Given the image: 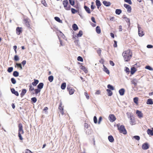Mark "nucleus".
<instances>
[{
    "label": "nucleus",
    "instance_id": "nucleus-50",
    "mask_svg": "<svg viewBox=\"0 0 153 153\" xmlns=\"http://www.w3.org/2000/svg\"><path fill=\"white\" fill-rule=\"evenodd\" d=\"M71 11L72 13L74 14L77 12V11L74 9L72 8L71 9Z\"/></svg>",
    "mask_w": 153,
    "mask_h": 153
},
{
    "label": "nucleus",
    "instance_id": "nucleus-1",
    "mask_svg": "<svg viewBox=\"0 0 153 153\" xmlns=\"http://www.w3.org/2000/svg\"><path fill=\"white\" fill-rule=\"evenodd\" d=\"M132 53L130 50L128 49L123 52L122 55L125 62H129L132 57Z\"/></svg>",
    "mask_w": 153,
    "mask_h": 153
},
{
    "label": "nucleus",
    "instance_id": "nucleus-36",
    "mask_svg": "<svg viewBox=\"0 0 153 153\" xmlns=\"http://www.w3.org/2000/svg\"><path fill=\"white\" fill-rule=\"evenodd\" d=\"M53 79V76L51 75L49 76L48 77V80L50 82H51Z\"/></svg>",
    "mask_w": 153,
    "mask_h": 153
},
{
    "label": "nucleus",
    "instance_id": "nucleus-21",
    "mask_svg": "<svg viewBox=\"0 0 153 153\" xmlns=\"http://www.w3.org/2000/svg\"><path fill=\"white\" fill-rule=\"evenodd\" d=\"M11 90L12 93L14 94L16 96H18L19 95V93L18 92L16 91L14 89L12 88L11 89Z\"/></svg>",
    "mask_w": 153,
    "mask_h": 153
},
{
    "label": "nucleus",
    "instance_id": "nucleus-55",
    "mask_svg": "<svg viewBox=\"0 0 153 153\" xmlns=\"http://www.w3.org/2000/svg\"><path fill=\"white\" fill-rule=\"evenodd\" d=\"M125 1L128 3L130 4H132V2L131 0H125Z\"/></svg>",
    "mask_w": 153,
    "mask_h": 153
},
{
    "label": "nucleus",
    "instance_id": "nucleus-57",
    "mask_svg": "<svg viewBox=\"0 0 153 153\" xmlns=\"http://www.w3.org/2000/svg\"><path fill=\"white\" fill-rule=\"evenodd\" d=\"M125 71L127 73L129 72V69L127 67H125Z\"/></svg>",
    "mask_w": 153,
    "mask_h": 153
},
{
    "label": "nucleus",
    "instance_id": "nucleus-10",
    "mask_svg": "<svg viewBox=\"0 0 153 153\" xmlns=\"http://www.w3.org/2000/svg\"><path fill=\"white\" fill-rule=\"evenodd\" d=\"M131 84H134L135 86H136L137 85L138 80L136 79L133 78L131 79Z\"/></svg>",
    "mask_w": 153,
    "mask_h": 153
},
{
    "label": "nucleus",
    "instance_id": "nucleus-26",
    "mask_svg": "<svg viewBox=\"0 0 153 153\" xmlns=\"http://www.w3.org/2000/svg\"><path fill=\"white\" fill-rule=\"evenodd\" d=\"M43 85L44 84L43 83H40L37 86L38 88L40 90L43 88Z\"/></svg>",
    "mask_w": 153,
    "mask_h": 153
},
{
    "label": "nucleus",
    "instance_id": "nucleus-33",
    "mask_svg": "<svg viewBox=\"0 0 153 153\" xmlns=\"http://www.w3.org/2000/svg\"><path fill=\"white\" fill-rule=\"evenodd\" d=\"M72 28L74 30H76L78 29V27L76 24H74L72 26Z\"/></svg>",
    "mask_w": 153,
    "mask_h": 153
},
{
    "label": "nucleus",
    "instance_id": "nucleus-63",
    "mask_svg": "<svg viewBox=\"0 0 153 153\" xmlns=\"http://www.w3.org/2000/svg\"><path fill=\"white\" fill-rule=\"evenodd\" d=\"M91 20L92 21L95 23H96V21L95 20V19L94 17H92L91 18Z\"/></svg>",
    "mask_w": 153,
    "mask_h": 153
},
{
    "label": "nucleus",
    "instance_id": "nucleus-19",
    "mask_svg": "<svg viewBox=\"0 0 153 153\" xmlns=\"http://www.w3.org/2000/svg\"><path fill=\"white\" fill-rule=\"evenodd\" d=\"M16 33L18 35L20 34V33L22 32V28L17 27L16 29Z\"/></svg>",
    "mask_w": 153,
    "mask_h": 153
},
{
    "label": "nucleus",
    "instance_id": "nucleus-60",
    "mask_svg": "<svg viewBox=\"0 0 153 153\" xmlns=\"http://www.w3.org/2000/svg\"><path fill=\"white\" fill-rule=\"evenodd\" d=\"M94 4V2H91V8L92 10H93L95 6H94L93 5Z\"/></svg>",
    "mask_w": 153,
    "mask_h": 153
},
{
    "label": "nucleus",
    "instance_id": "nucleus-29",
    "mask_svg": "<svg viewBox=\"0 0 153 153\" xmlns=\"http://www.w3.org/2000/svg\"><path fill=\"white\" fill-rule=\"evenodd\" d=\"M80 68L82 70L84 71L85 73H86L88 72V71L86 68L84 66L82 65L81 66Z\"/></svg>",
    "mask_w": 153,
    "mask_h": 153
},
{
    "label": "nucleus",
    "instance_id": "nucleus-37",
    "mask_svg": "<svg viewBox=\"0 0 153 153\" xmlns=\"http://www.w3.org/2000/svg\"><path fill=\"white\" fill-rule=\"evenodd\" d=\"M66 86V84L65 83H63L61 85V88L62 89L64 90L65 89V88Z\"/></svg>",
    "mask_w": 153,
    "mask_h": 153
},
{
    "label": "nucleus",
    "instance_id": "nucleus-15",
    "mask_svg": "<svg viewBox=\"0 0 153 153\" xmlns=\"http://www.w3.org/2000/svg\"><path fill=\"white\" fill-rule=\"evenodd\" d=\"M125 91V90L124 88H121L119 91V93L121 96H123L124 94Z\"/></svg>",
    "mask_w": 153,
    "mask_h": 153
},
{
    "label": "nucleus",
    "instance_id": "nucleus-4",
    "mask_svg": "<svg viewBox=\"0 0 153 153\" xmlns=\"http://www.w3.org/2000/svg\"><path fill=\"white\" fill-rule=\"evenodd\" d=\"M85 131L87 134H91V128L90 126L87 123H85L84 125Z\"/></svg>",
    "mask_w": 153,
    "mask_h": 153
},
{
    "label": "nucleus",
    "instance_id": "nucleus-35",
    "mask_svg": "<svg viewBox=\"0 0 153 153\" xmlns=\"http://www.w3.org/2000/svg\"><path fill=\"white\" fill-rule=\"evenodd\" d=\"M13 75L14 76L17 77L19 75V73L17 71H14L13 73Z\"/></svg>",
    "mask_w": 153,
    "mask_h": 153
},
{
    "label": "nucleus",
    "instance_id": "nucleus-48",
    "mask_svg": "<svg viewBox=\"0 0 153 153\" xmlns=\"http://www.w3.org/2000/svg\"><path fill=\"white\" fill-rule=\"evenodd\" d=\"M134 102L136 104H138V98L137 97H135L134 99Z\"/></svg>",
    "mask_w": 153,
    "mask_h": 153
},
{
    "label": "nucleus",
    "instance_id": "nucleus-23",
    "mask_svg": "<svg viewBox=\"0 0 153 153\" xmlns=\"http://www.w3.org/2000/svg\"><path fill=\"white\" fill-rule=\"evenodd\" d=\"M108 139L109 141L110 142H114V139L113 137L111 135H110L108 136Z\"/></svg>",
    "mask_w": 153,
    "mask_h": 153
},
{
    "label": "nucleus",
    "instance_id": "nucleus-2",
    "mask_svg": "<svg viewBox=\"0 0 153 153\" xmlns=\"http://www.w3.org/2000/svg\"><path fill=\"white\" fill-rule=\"evenodd\" d=\"M18 136L19 139L22 140L23 139L22 137L21 134H23L24 133V131L23 129V126L22 124L19 123L18 125Z\"/></svg>",
    "mask_w": 153,
    "mask_h": 153
},
{
    "label": "nucleus",
    "instance_id": "nucleus-42",
    "mask_svg": "<svg viewBox=\"0 0 153 153\" xmlns=\"http://www.w3.org/2000/svg\"><path fill=\"white\" fill-rule=\"evenodd\" d=\"M146 69H147L150 71H153V68L149 66H146L145 67Z\"/></svg>",
    "mask_w": 153,
    "mask_h": 153
},
{
    "label": "nucleus",
    "instance_id": "nucleus-54",
    "mask_svg": "<svg viewBox=\"0 0 153 153\" xmlns=\"http://www.w3.org/2000/svg\"><path fill=\"white\" fill-rule=\"evenodd\" d=\"M14 59L15 60L17 61L19 60V58L18 56H17V55H15L14 56Z\"/></svg>",
    "mask_w": 153,
    "mask_h": 153
},
{
    "label": "nucleus",
    "instance_id": "nucleus-64",
    "mask_svg": "<svg viewBox=\"0 0 153 153\" xmlns=\"http://www.w3.org/2000/svg\"><path fill=\"white\" fill-rule=\"evenodd\" d=\"M25 153H32L28 149H26V151L25 152Z\"/></svg>",
    "mask_w": 153,
    "mask_h": 153
},
{
    "label": "nucleus",
    "instance_id": "nucleus-31",
    "mask_svg": "<svg viewBox=\"0 0 153 153\" xmlns=\"http://www.w3.org/2000/svg\"><path fill=\"white\" fill-rule=\"evenodd\" d=\"M40 91V90L38 88L34 90L35 92H33L32 93L33 94H37L38 93H39Z\"/></svg>",
    "mask_w": 153,
    "mask_h": 153
},
{
    "label": "nucleus",
    "instance_id": "nucleus-53",
    "mask_svg": "<svg viewBox=\"0 0 153 153\" xmlns=\"http://www.w3.org/2000/svg\"><path fill=\"white\" fill-rule=\"evenodd\" d=\"M94 121L95 123H97V119L96 117L95 116L94 117Z\"/></svg>",
    "mask_w": 153,
    "mask_h": 153
},
{
    "label": "nucleus",
    "instance_id": "nucleus-22",
    "mask_svg": "<svg viewBox=\"0 0 153 153\" xmlns=\"http://www.w3.org/2000/svg\"><path fill=\"white\" fill-rule=\"evenodd\" d=\"M96 4L98 8H99L100 7L101 5V4L99 0H96Z\"/></svg>",
    "mask_w": 153,
    "mask_h": 153
},
{
    "label": "nucleus",
    "instance_id": "nucleus-20",
    "mask_svg": "<svg viewBox=\"0 0 153 153\" xmlns=\"http://www.w3.org/2000/svg\"><path fill=\"white\" fill-rule=\"evenodd\" d=\"M147 134L149 135L152 136L153 135V132L152 130H151L150 129H148L147 130Z\"/></svg>",
    "mask_w": 153,
    "mask_h": 153
},
{
    "label": "nucleus",
    "instance_id": "nucleus-17",
    "mask_svg": "<svg viewBox=\"0 0 153 153\" xmlns=\"http://www.w3.org/2000/svg\"><path fill=\"white\" fill-rule=\"evenodd\" d=\"M59 109L60 111V112L63 115L64 114L63 112V106H59Z\"/></svg>",
    "mask_w": 153,
    "mask_h": 153
},
{
    "label": "nucleus",
    "instance_id": "nucleus-14",
    "mask_svg": "<svg viewBox=\"0 0 153 153\" xmlns=\"http://www.w3.org/2000/svg\"><path fill=\"white\" fill-rule=\"evenodd\" d=\"M130 123L131 125H133L135 124V120L133 117L130 118Z\"/></svg>",
    "mask_w": 153,
    "mask_h": 153
},
{
    "label": "nucleus",
    "instance_id": "nucleus-6",
    "mask_svg": "<svg viewBox=\"0 0 153 153\" xmlns=\"http://www.w3.org/2000/svg\"><path fill=\"white\" fill-rule=\"evenodd\" d=\"M137 27L138 28V32L139 35L140 36H142L144 35V33L142 30L141 27H140L139 25H138Z\"/></svg>",
    "mask_w": 153,
    "mask_h": 153
},
{
    "label": "nucleus",
    "instance_id": "nucleus-12",
    "mask_svg": "<svg viewBox=\"0 0 153 153\" xmlns=\"http://www.w3.org/2000/svg\"><path fill=\"white\" fill-rule=\"evenodd\" d=\"M67 88L69 91L70 94L71 95L74 94V89H72L70 87H68V86L67 87Z\"/></svg>",
    "mask_w": 153,
    "mask_h": 153
},
{
    "label": "nucleus",
    "instance_id": "nucleus-45",
    "mask_svg": "<svg viewBox=\"0 0 153 153\" xmlns=\"http://www.w3.org/2000/svg\"><path fill=\"white\" fill-rule=\"evenodd\" d=\"M11 81L13 84H14L16 83V81L14 78H12L11 79Z\"/></svg>",
    "mask_w": 153,
    "mask_h": 153
},
{
    "label": "nucleus",
    "instance_id": "nucleus-49",
    "mask_svg": "<svg viewBox=\"0 0 153 153\" xmlns=\"http://www.w3.org/2000/svg\"><path fill=\"white\" fill-rule=\"evenodd\" d=\"M69 1L71 5L73 6L74 4V0H69Z\"/></svg>",
    "mask_w": 153,
    "mask_h": 153
},
{
    "label": "nucleus",
    "instance_id": "nucleus-13",
    "mask_svg": "<svg viewBox=\"0 0 153 153\" xmlns=\"http://www.w3.org/2000/svg\"><path fill=\"white\" fill-rule=\"evenodd\" d=\"M136 114L137 115V116L139 118H141L143 117V114L140 111L138 110L136 111Z\"/></svg>",
    "mask_w": 153,
    "mask_h": 153
},
{
    "label": "nucleus",
    "instance_id": "nucleus-8",
    "mask_svg": "<svg viewBox=\"0 0 153 153\" xmlns=\"http://www.w3.org/2000/svg\"><path fill=\"white\" fill-rule=\"evenodd\" d=\"M124 6L127 9L128 12V13L131 12V9L130 6L126 4H124Z\"/></svg>",
    "mask_w": 153,
    "mask_h": 153
},
{
    "label": "nucleus",
    "instance_id": "nucleus-27",
    "mask_svg": "<svg viewBox=\"0 0 153 153\" xmlns=\"http://www.w3.org/2000/svg\"><path fill=\"white\" fill-rule=\"evenodd\" d=\"M34 82L32 83V84L34 86H36L39 83V81L37 79H34Z\"/></svg>",
    "mask_w": 153,
    "mask_h": 153
},
{
    "label": "nucleus",
    "instance_id": "nucleus-24",
    "mask_svg": "<svg viewBox=\"0 0 153 153\" xmlns=\"http://www.w3.org/2000/svg\"><path fill=\"white\" fill-rule=\"evenodd\" d=\"M103 71L105 72L108 74H109L110 73L109 70L104 65H103Z\"/></svg>",
    "mask_w": 153,
    "mask_h": 153
},
{
    "label": "nucleus",
    "instance_id": "nucleus-39",
    "mask_svg": "<svg viewBox=\"0 0 153 153\" xmlns=\"http://www.w3.org/2000/svg\"><path fill=\"white\" fill-rule=\"evenodd\" d=\"M122 12L121 10L120 9H117L116 10V13L118 15H120Z\"/></svg>",
    "mask_w": 153,
    "mask_h": 153
},
{
    "label": "nucleus",
    "instance_id": "nucleus-18",
    "mask_svg": "<svg viewBox=\"0 0 153 153\" xmlns=\"http://www.w3.org/2000/svg\"><path fill=\"white\" fill-rule=\"evenodd\" d=\"M137 70L134 67L131 68L130 71L131 74V75L133 74Z\"/></svg>",
    "mask_w": 153,
    "mask_h": 153
},
{
    "label": "nucleus",
    "instance_id": "nucleus-46",
    "mask_svg": "<svg viewBox=\"0 0 153 153\" xmlns=\"http://www.w3.org/2000/svg\"><path fill=\"white\" fill-rule=\"evenodd\" d=\"M29 90L30 91H33L34 90V88L32 87V85H30L29 86Z\"/></svg>",
    "mask_w": 153,
    "mask_h": 153
},
{
    "label": "nucleus",
    "instance_id": "nucleus-51",
    "mask_svg": "<svg viewBox=\"0 0 153 153\" xmlns=\"http://www.w3.org/2000/svg\"><path fill=\"white\" fill-rule=\"evenodd\" d=\"M77 60L79 61H80L81 62H82L83 61L82 58L80 56H79L78 57Z\"/></svg>",
    "mask_w": 153,
    "mask_h": 153
},
{
    "label": "nucleus",
    "instance_id": "nucleus-11",
    "mask_svg": "<svg viewBox=\"0 0 153 153\" xmlns=\"http://www.w3.org/2000/svg\"><path fill=\"white\" fill-rule=\"evenodd\" d=\"M142 148L144 150H146L149 148L148 143H146L143 144L142 146Z\"/></svg>",
    "mask_w": 153,
    "mask_h": 153
},
{
    "label": "nucleus",
    "instance_id": "nucleus-16",
    "mask_svg": "<svg viewBox=\"0 0 153 153\" xmlns=\"http://www.w3.org/2000/svg\"><path fill=\"white\" fill-rule=\"evenodd\" d=\"M103 4L106 6L108 7L110 6L111 4V3L110 2H108L107 1H103L102 2Z\"/></svg>",
    "mask_w": 153,
    "mask_h": 153
},
{
    "label": "nucleus",
    "instance_id": "nucleus-38",
    "mask_svg": "<svg viewBox=\"0 0 153 153\" xmlns=\"http://www.w3.org/2000/svg\"><path fill=\"white\" fill-rule=\"evenodd\" d=\"M55 19L59 23H62V21L60 19V18L58 17H54Z\"/></svg>",
    "mask_w": 153,
    "mask_h": 153
},
{
    "label": "nucleus",
    "instance_id": "nucleus-62",
    "mask_svg": "<svg viewBox=\"0 0 153 153\" xmlns=\"http://www.w3.org/2000/svg\"><path fill=\"white\" fill-rule=\"evenodd\" d=\"M114 44L113 45L114 47L115 48L117 47V41L115 40H114Z\"/></svg>",
    "mask_w": 153,
    "mask_h": 153
},
{
    "label": "nucleus",
    "instance_id": "nucleus-7",
    "mask_svg": "<svg viewBox=\"0 0 153 153\" xmlns=\"http://www.w3.org/2000/svg\"><path fill=\"white\" fill-rule=\"evenodd\" d=\"M108 118L109 120L111 122L114 121L116 119L115 116L113 114L109 115Z\"/></svg>",
    "mask_w": 153,
    "mask_h": 153
},
{
    "label": "nucleus",
    "instance_id": "nucleus-28",
    "mask_svg": "<svg viewBox=\"0 0 153 153\" xmlns=\"http://www.w3.org/2000/svg\"><path fill=\"white\" fill-rule=\"evenodd\" d=\"M127 116L128 118H131L133 117V116L132 115V114L131 113L128 112L126 113Z\"/></svg>",
    "mask_w": 153,
    "mask_h": 153
},
{
    "label": "nucleus",
    "instance_id": "nucleus-56",
    "mask_svg": "<svg viewBox=\"0 0 153 153\" xmlns=\"http://www.w3.org/2000/svg\"><path fill=\"white\" fill-rule=\"evenodd\" d=\"M16 65L17 66L19 67L21 69H22V68L21 64L17 63H16Z\"/></svg>",
    "mask_w": 153,
    "mask_h": 153
},
{
    "label": "nucleus",
    "instance_id": "nucleus-44",
    "mask_svg": "<svg viewBox=\"0 0 153 153\" xmlns=\"http://www.w3.org/2000/svg\"><path fill=\"white\" fill-rule=\"evenodd\" d=\"M82 35V32L81 30H80L79 33L77 34V36L78 37H81Z\"/></svg>",
    "mask_w": 153,
    "mask_h": 153
},
{
    "label": "nucleus",
    "instance_id": "nucleus-59",
    "mask_svg": "<svg viewBox=\"0 0 153 153\" xmlns=\"http://www.w3.org/2000/svg\"><path fill=\"white\" fill-rule=\"evenodd\" d=\"M31 100L32 101H33L34 102H35L36 100V99L35 97H33L31 98Z\"/></svg>",
    "mask_w": 153,
    "mask_h": 153
},
{
    "label": "nucleus",
    "instance_id": "nucleus-52",
    "mask_svg": "<svg viewBox=\"0 0 153 153\" xmlns=\"http://www.w3.org/2000/svg\"><path fill=\"white\" fill-rule=\"evenodd\" d=\"M133 138L137 140H139L140 139V137L138 136H135L133 137Z\"/></svg>",
    "mask_w": 153,
    "mask_h": 153
},
{
    "label": "nucleus",
    "instance_id": "nucleus-5",
    "mask_svg": "<svg viewBox=\"0 0 153 153\" xmlns=\"http://www.w3.org/2000/svg\"><path fill=\"white\" fill-rule=\"evenodd\" d=\"M68 3L67 0H64L63 1V5L65 10H69L70 9L71 6L69 4H68Z\"/></svg>",
    "mask_w": 153,
    "mask_h": 153
},
{
    "label": "nucleus",
    "instance_id": "nucleus-9",
    "mask_svg": "<svg viewBox=\"0 0 153 153\" xmlns=\"http://www.w3.org/2000/svg\"><path fill=\"white\" fill-rule=\"evenodd\" d=\"M25 24L27 27H29L30 26L29 21L28 19H25L24 20Z\"/></svg>",
    "mask_w": 153,
    "mask_h": 153
},
{
    "label": "nucleus",
    "instance_id": "nucleus-58",
    "mask_svg": "<svg viewBox=\"0 0 153 153\" xmlns=\"http://www.w3.org/2000/svg\"><path fill=\"white\" fill-rule=\"evenodd\" d=\"M42 3L45 7L47 6V4L45 1H41Z\"/></svg>",
    "mask_w": 153,
    "mask_h": 153
},
{
    "label": "nucleus",
    "instance_id": "nucleus-34",
    "mask_svg": "<svg viewBox=\"0 0 153 153\" xmlns=\"http://www.w3.org/2000/svg\"><path fill=\"white\" fill-rule=\"evenodd\" d=\"M147 104L152 105L153 104V102L152 99H149L148 100L147 102Z\"/></svg>",
    "mask_w": 153,
    "mask_h": 153
},
{
    "label": "nucleus",
    "instance_id": "nucleus-61",
    "mask_svg": "<svg viewBox=\"0 0 153 153\" xmlns=\"http://www.w3.org/2000/svg\"><path fill=\"white\" fill-rule=\"evenodd\" d=\"M48 109V108L47 107H45L43 109V111H45V113H47V110Z\"/></svg>",
    "mask_w": 153,
    "mask_h": 153
},
{
    "label": "nucleus",
    "instance_id": "nucleus-47",
    "mask_svg": "<svg viewBox=\"0 0 153 153\" xmlns=\"http://www.w3.org/2000/svg\"><path fill=\"white\" fill-rule=\"evenodd\" d=\"M13 70V68L12 67H10L9 68L7 69V71L9 73H11L12 72Z\"/></svg>",
    "mask_w": 153,
    "mask_h": 153
},
{
    "label": "nucleus",
    "instance_id": "nucleus-40",
    "mask_svg": "<svg viewBox=\"0 0 153 153\" xmlns=\"http://www.w3.org/2000/svg\"><path fill=\"white\" fill-rule=\"evenodd\" d=\"M107 91L108 94V96H111L112 94V92L109 89H107L106 90Z\"/></svg>",
    "mask_w": 153,
    "mask_h": 153
},
{
    "label": "nucleus",
    "instance_id": "nucleus-32",
    "mask_svg": "<svg viewBox=\"0 0 153 153\" xmlns=\"http://www.w3.org/2000/svg\"><path fill=\"white\" fill-rule=\"evenodd\" d=\"M124 19H125V20L126 22L128 23V25H130V20L129 18H127L126 17H125L123 18Z\"/></svg>",
    "mask_w": 153,
    "mask_h": 153
},
{
    "label": "nucleus",
    "instance_id": "nucleus-30",
    "mask_svg": "<svg viewBox=\"0 0 153 153\" xmlns=\"http://www.w3.org/2000/svg\"><path fill=\"white\" fill-rule=\"evenodd\" d=\"M84 8L86 10V11L88 13H91L90 11V9L89 8L87 7V6H85L84 7Z\"/></svg>",
    "mask_w": 153,
    "mask_h": 153
},
{
    "label": "nucleus",
    "instance_id": "nucleus-43",
    "mask_svg": "<svg viewBox=\"0 0 153 153\" xmlns=\"http://www.w3.org/2000/svg\"><path fill=\"white\" fill-rule=\"evenodd\" d=\"M107 87L108 88L112 90H113L114 89V88L113 86L110 84H109L108 85Z\"/></svg>",
    "mask_w": 153,
    "mask_h": 153
},
{
    "label": "nucleus",
    "instance_id": "nucleus-3",
    "mask_svg": "<svg viewBox=\"0 0 153 153\" xmlns=\"http://www.w3.org/2000/svg\"><path fill=\"white\" fill-rule=\"evenodd\" d=\"M117 127L120 133H122L124 134H127L126 131L124 126L121 125L120 126L119 124H117Z\"/></svg>",
    "mask_w": 153,
    "mask_h": 153
},
{
    "label": "nucleus",
    "instance_id": "nucleus-41",
    "mask_svg": "<svg viewBox=\"0 0 153 153\" xmlns=\"http://www.w3.org/2000/svg\"><path fill=\"white\" fill-rule=\"evenodd\" d=\"M26 90L25 89H23L22 90V93H21V96H23L26 92Z\"/></svg>",
    "mask_w": 153,
    "mask_h": 153
},
{
    "label": "nucleus",
    "instance_id": "nucleus-25",
    "mask_svg": "<svg viewBox=\"0 0 153 153\" xmlns=\"http://www.w3.org/2000/svg\"><path fill=\"white\" fill-rule=\"evenodd\" d=\"M96 32L98 33L99 34L101 32V30L100 29V28L99 26H97L96 28Z\"/></svg>",
    "mask_w": 153,
    "mask_h": 153
}]
</instances>
